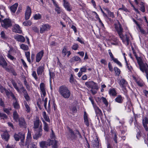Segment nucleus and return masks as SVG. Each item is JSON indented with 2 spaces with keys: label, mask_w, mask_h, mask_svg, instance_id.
<instances>
[{
  "label": "nucleus",
  "mask_w": 148,
  "mask_h": 148,
  "mask_svg": "<svg viewBox=\"0 0 148 148\" xmlns=\"http://www.w3.org/2000/svg\"><path fill=\"white\" fill-rule=\"evenodd\" d=\"M51 28V26L47 23H45L41 25L40 27V32L43 34L49 30Z\"/></svg>",
  "instance_id": "obj_6"
},
{
  "label": "nucleus",
  "mask_w": 148,
  "mask_h": 148,
  "mask_svg": "<svg viewBox=\"0 0 148 148\" xmlns=\"http://www.w3.org/2000/svg\"><path fill=\"white\" fill-rule=\"evenodd\" d=\"M127 104L126 105V107L129 109L130 110L132 109V106L131 102L130 100H129L127 102Z\"/></svg>",
  "instance_id": "obj_37"
},
{
  "label": "nucleus",
  "mask_w": 148,
  "mask_h": 148,
  "mask_svg": "<svg viewBox=\"0 0 148 148\" xmlns=\"http://www.w3.org/2000/svg\"><path fill=\"white\" fill-rule=\"evenodd\" d=\"M12 84L14 88L18 92H21L20 90H22L25 88L23 86V84H20V83H18L19 84V86L20 87V89L18 88L17 84L14 81H13L12 82Z\"/></svg>",
  "instance_id": "obj_15"
},
{
  "label": "nucleus",
  "mask_w": 148,
  "mask_h": 148,
  "mask_svg": "<svg viewBox=\"0 0 148 148\" xmlns=\"http://www.w3.org/2000/svg\"><path fill=\"white\" fill-rule=\"evenodd\" d=\"M42 130L41 125L38 129L34 130L35 134L33 137L34 139L37 140L40 137L42 134Z\"/></svg>",
  "instance_id": "obj_9"
},
{
  "label": "nucleus",
  "mask_w": 148,
  "mask_h": 148,
  "mask_svg": "<svg viewBox=\"0 0 148 148\" xmlns=\"http://www.w3.org/2000/svg\"><path fill=\"white\" fill-rule=\"evenodd\" d=\"M32 75L34 78L35 80H37L38 78L37 76V75L36 72L35 71H32Z\"/></svg>",
  "instance_id": "obj_55"
},
{
  "label": "nucleus",
  "mask_w": 148,
  "mask_h": 148,
  "mask_svg": "<svg viewBox=\"0 0 148 148\" xmlns=\"http://www.w3.org/2000/svg\"><path fill=\"white\" fill-rule=\"evenodd\" d=\"M100 100L102 101L106 107L108 106V102L105 98L102 97L100 98Z\"/></svg>",
  "instance_id": "obj_40"
},
{
  "label": "nucleus",
  "mask_w": 148,
  "mask_h": 148,
  "mask_svg": "<svg viewBox=\"0 0 148 148\" xmlns=\"http://www.w3.org/2000/svg\"><path fill=\"white\" fill-rule=\"evenodd\" d=\"M0 64L5 70L9 71V69L7 67V63L2 56L0 55Z\"/></svg>",
  "instance_id": "obj_13"
},
{
  "label": "nucleus",
  "mask_w": 148,
  "mask_h": 148,
  "mask_svg": "<svg viewBox=\"0 0 148 148\" xmlns=\"http://www.w3.org/2000/svg\"><path fill=\"white\" fill-rule=\"evenodd\" d=\"M3 139L6 141H8L9 138V135L7 132H5L1 135Z\"/></svg>",
  "instance_id": "obj_31"
},
{
  "label": "nucleus",
  "mask_w": 148,
  "mask_h": 148,
  "mask_svg": "<svg viewBox=\"0 0 148 148\" xmlns=\"http://www.w3.org/2000/svg\"><path fill=\"white\" fill-rule=\"evenodd\" d=\"M126 64L127 68L130 71H131L132 69V66L130 64H129L127 62L126 63Z\"/></svg>",
  "instance_id": "obj_59"
},
{
  "label": "nucleus",
  "mask_w": 148,
  "mask_h": 148,
  "mask_svg": "<svg viewBox=\"0 0 148 148\" xmlns=\"http://www.w3.org/2000/svg\"><path fill=\"white\" fill-rule=\"evenodd\" d=\"M44 66H40L36 69L37 73L38 75H41L44 71Z\"/></svg>",
  "instance_id": "obj_27"
},
{
  "label": "nucleus",
  "mask_w": 148,
  "mask_h": 148,
  "mask_svg": "<svg viewBox=\"0 0 148 148\" xmlns=\"http://www.w3.org/2000/svg\"><path fill=\"white\" fill-rule=\"evenodd\" d=\"M6 90V89L4 87L1 85H0V91L2 93H4Z\"/></svg>",
  "instance_id": "obj_52"
},
{
  "label": "nucleus",
  "mask_w": 148,
  "mask_h": 148,
  "mask_svg": "<svg viewBox=\"0 0 148 148\" xmlns=\"http://www.w3.org/2000/svg\"><path fill=\"white\" fill-rule=\"evenodd\" d=\"M10 50H9L8 52V53L7 54V57H8L12 61H14L16 60V58H14V57L12 56L10 53Z\"/></svg>",
  "instance_id": "obj_42"
},
{
  "label": "nucleus",
  "mask_w": 148,
  "mask_h": 148,
  "mask_svg": "<svg viewBox=\"0 0 148 148\" xmlns=\"http://www.w3.org/2000/svg\"><path fill=\"white\" fill-rule=\"evenodd\" d=\"M136 82L137 84L140 86H142L143 85V83L141 81H138L137 80H136Z\"/></svg>",
  "instance_id": "obj_56"
},
{
  "label": "nucleus",
  "mask_w": 148,
  "mask_h": 148,
  "mask_svg": "<svg viewBox=\"0 0 148 148\" xmlns=\"http://www.w3.org/2000/svg\"><path fill=\"white\" fill-rule=\"evenodd\" d=\"M14 137L15 140L16 141H18L20 138H21L20 144L21 145L24 146V140L25 137V134L23 133L20 132L18 134H15L14 135Z\"/></svg>",
  "instance_id": "obj_5"
},
{
  "label": "nucleus",
  "mask_w": 148,
  "mask_h": 148,
  "mask_svg": "<svg viewBox=\"0 0 148 148\" xmlns=\"http://www.w3.org/2000/svg\"><path fill=\"white\" fill-rule=\"evenodd\" d=\"M81 58L77 56L72 57L69 60V62L71 63L77 61L81 62Z\"/></svg>",
  "instance_id": "obj_25"
},
{
  "label": "nucleus",
  "mask_w": 148,
  "mask_h": 148,
  "mask_svg": "<svg viewBox=\"0 0 148 148\" xmlns=\"http://www.w3.org/2000/svg\"><path fill=\"white\" fill-rule=\"evenodd\" d=\"M85 85L89 88L97 90L99 89V87L97 84L93 81L87 82H85Z\"/></svg>",
  "instance_id": "obj_7"
},
{
  "label": "nucleus",
  "mask_w": 148,
  "mask_h": 148,
  "mask_svg": "<svg viewBox=\"0 0 148 148\" xmlns=\"http://www.w3.org/2000/svg\"><path fill=\"white\" fill-rule=\"evenodd\" d=\"M1 38L3 40H6L8 37L3 31H2L0 34Z\"/></svg>",
  "instance_id": "obj_34"
},
{
  "label": "nucleus",
  "mask_w": 148,
  "mask_h": 148,
  "mask_svg": "<svg viewBox=\"0 0 148 148\" xmlns=\"http://www.w3.org/2000/svg\"><path fill=\"white\" fill-rule=\"evenodd\" d=\"M123 97L120 95H118L115 99V101L119 103H121L123 101Z\"/></svg>",
  "instance_id": "obj_29"
},
{
  "label": "nucleus",
  "mask_w": 148,
  "mask_h": 148,
  "mask_svg": "<svg viewBox=\"0 0 148 148\" xmlns=\"http://www.w3.org/2000/svg\"><path fill=\"white\" fill-rule=\"evenodd\" d=\"M24 96L26 100L28 101L30 100L29 97L27 94V92H26L24 93Z\"/></svg>",
  "instance_id": "obj_54"
},
{
  "label": "nucleus",
  "mask_w": 148,
  "mask_h": 148,
  "mask_svg": "<svg viewBox=\"0 0 148 148\" xmlns=\"http://www.w3.org/2000/svg\"><path fill=\"white\" fill-rule=\"evenodd\" d=\"M143 126L146 131L148 130L147 125L148 124V118L145 117L143 119Z\"/></svg>",
  "instance_id": "obj_20"
},
{
  "label": "nucleus",
  "mask_w": 148,
  "mask_h": 148,
  "mask_svg": "<svg viewBox=\"0 0 148 148\" xmlns=\"http://www.w3.org/2000/svg\"><path fill=\"white\" fill-rule=\"evenodd\" d=\"M44 52L42 51L38 53L36 55V61L37 62H39L42 59L43 55Z\"/></svg>",
  "instance_id": "obj_21"
},
{
  "label": "nucleus",
  "mask_w": 148,
  "mask_h": 148,
  "mask_svg": "<svg viewBox=\"0 0 148 148\" xmlns=\"http://www.w3.org/2000/svg\"><path fill=\"white\" fill-rule=\"evenodd\" d=\"M13 105L14 107L16 109H19L20 106L19 103H18L17 100H14L13 102Z\"/></svg>",
  "instance_id": "obj_32"
},
{
  "label": "nucleus",
  "mask_w": 148,
  "mask_h": 148,
  "mask_svg": "<svg viewBox=\"0 0 148 148\" xmlns=\"http://www.w3.org/2000/svg\"><path fill=\"white\" fill-rule=\"evenodd\" d=\"M18 123L19 125L21 127L26 128L27 124L24 118L21 117L18 119Z\"/></svg>",
  "instance_id": "obj_16"
},
{
  "label": "nucleus",
  "mask_w": 148,
  "mask_h": 148,
  "mask_svg": "<svg viewBox=\"0 0 148 148\" xmlns=\"http://www.w3.org/2000/svg\"><path fill=\"white\" fill-rule=\"evenodd\" d=\"M1 23L2 26L5 29H7L12 25L11 20L9 18H5L1 21Z\"/></svg>",
  "instance_id": "obj_8"
},
{
  "label": "nucleus",
  "mask_w": 148,
  "mask_h": 148,
  "mask_svg": "<svg viewBox=\"0 0 148 148\" xmlns=\"http://www.w3.org/2000/svg\"><path fill=\"white\" fill-rule=\"evenodd\" d=\"M135 56L139 65L140 70L143 72H144V71L148 69V65L146 63H143V62L142 58H141L138 57L136 54H135Z\"/></svg>",
  "instance_id": "obj_4"
},
{
  "label": "nucleus",
  "mask_w": 148,
  "mask_h": 148,
  "mask_svg": "<svg viewBox=\"0 0 148 148\" xmlns=\"http://www.w3.org/2000/svg\"><path fill=\"white\" fill-rule=\"evenodd\" d=\"M84 123L87 126H89V119L88 118V114L86 112H84Z\"/></svg>",
  "instance_id": "obj_19"
},
{
  "label": "nucleus",
  "mask_w": 148,
  "mask_h": 148,
  "mask_svg": "<svg viewBox=\"0 0 148 148\" xmlns=\"http://www.w3.org/2000/svg\"><path fill=\"white\" fill-rule=\"evenodd\" d=\"M32 137L31 132L28 129V132L27 134V137L26 138V141L25 143H24V145L27 148H29V146L30 143H32Z\"/></svg>",
  "instance_id": "obj_11"
},
{
  "label": "nucleus",
  "mask_w": 148,
  "mask_h": 148,
  "mask_svg": "<svg viewBox=\"0 0 148 148\" xmlns=\"http://www.w3.org/2000/svg\"><path fill=\"white\" fill-rule=\"evenodd\" d=\"M63 1L64 7L67 10L69 11H70L71 10V8L70 4L65 0H63Z\"/></svg>",
  "instance_id": "obj_23"
},
{
  "label": "nucleus",
  "mask_w": 148,
  "mask_h": 148,
  "mask_svg": "<svg viewBox=\"0 0 148 148\" xmlns=\"http://www.w3.org/2000/svg\"><path fill=\"white\" fill-rule=\"evenodd\" d=\"M12 84L14 88L18 92H21L20 90H22L25 88L23 86V84H20V83H18L19 84V86L20 87V89L18 88L17 84L14 81H13L12 82Z\"/></svg>",
  "instance_id": "obj_14"
},
{
  "label": "nucleus",
  "mask_w": 148,
  "mask_h": 148,
  "mask_svg": "<svg viewBox=\"0 0 148 148\" xmlns=\"http://www.w3.org/2000/svg\"><path fill=\"white\" fill-rule=\"evenodd\" d=\"M13 118L15 121H17L18 119V115L16 111H14L13 113Z\"/></svg>",
  "instance_id": "obj_45"
},
{
  "label": "nucleus",
  "mask_w": 148,
  "mask_h": 148,
  "mask_svg": "<svg viewBox=\"0 0 148 148\" xmlns=\"http://www.w3.org/2000/svg\"><path fill=\"white\" fill-rule=\"evenodd\" d=\"M32 24V22L30 21H24L23 23V25L25 26H30Z\"/></svg>",
  "instance_id": "obj_48"
},
{
  "label": "nucleus",
  "mask_w": 148,
  "mask_h": 148,
  "mask_svg": "<svg viewBox=\"0 0 148 148\" xmlns=\"http://www.w3.org/2000/svg\"><path fill=\"white\" fill-rule=\"evenodd\" d=\"M108 52L111 58V59L112 60L114 58V56H113L112 53V52H111V50L110 49H109L108 50Z\"/></svg>",
  "instance_id": "obj_62"
},
{
  "label": "nucleus",
  "mask_w": 148,
  "mask_h": 148,
  "mask_svg": "<svg viewBox=\"0 0 148 148\" xmlns=\"http://www.w3.org/2000/svg\"><path fill=\"white\" fill-rule=\"evenodd\" d=\"M25 55L28 62L30 63L31 60L30 59V53L29 52H25Z\"/></svg>",
  "instance_id": "obj_44"
},
{
  "label": "nucleus",
  "mask_w": 148,
  "mask_h": 148,
  "mask_svg": "<svg viewBox=\"0 0 148 148\" xmlns=\"http://www.w3.org/2000/svg\"><path fill=\"white\" fill-rule=\"evenodd\" d=\"M34 18L35 20H38L41 18V16L40 14H35L34 16Z\"/></svg>",
  "instance_id": "obj_49"
},
{
  "label": "nucleus",
  "mask_w": 148,
  "mask_h": 148,
  "mask_svg": "<svg viewBox=\"0 0 148 148\" xmlns=\"http://www.w3.org/2000/svg\"><path fill=\"white\" fill-rule=\"evenodd\" d=\"M95 110L96 114H101L102 112L99 108L97 106L96 104L93 105V106Z\"/></svg>",
  "instance_id": "obj_30"
},
{
  "label": "nucleus",
  "mask_w": 148,
  "mask_h": 148,
  "mask_svg": "<svg viewBox=\"0 0 148 148\" xmlns=\"http://www.w3.org/2000/svg\"><path fill=\"white\" fill-rule=\"evenodd\" d=\"M114 71L116 75L117 76H119L121 72L120 70L117 67H115L114 68Z\"/></svg>",
  "instance_id": "obj_43"
},
{
  "label": "nucleus",
  "mask_w": 148,
  "mask_h": 148,
  "mask_svg": "<svg viewBox=\"0 0 148 148\" xmlns=\"http://www.w3.org/2000/svg\"><path fill=\"white\" fill-rule=\"evenodd\" d=\"M0 118L3 119H6L8 117L5 114L0 112Z\"/></svg>",
  "instance_id": "obj_50"
},
{
  "label": "nucleus",
  "mask_w": 148,
  "mask_h": 148,
  "mask_svg": "<svg viewBox=\"0 0 148 148\" xmlns=\"http://www.w3.org/2000/svg\"><path fill=\"white\" fill-rule=\"evenodd\" d=\"M40 124H41L40 121L38 119H36L34 122V130L38 128Z\"/></svg>",
  "instance_id": "obj_28"
},
{
  "label": "nucleus",
  "mask_w": 148,
  "mask_h": 148,
  "mask_svg": "<svg viewBox=\"0 0 148 148\" xmlns=\"http://www.w3.org/2000/svg\"><path fill=\"white\" fill-rule=\"evenodd\" d=\"M58 92L60 94L65 98H68L71 96V93L70 90L65 85L60 86L59 88Z\"/></svg>",
  "instance_id": "obj_2"
},
{
  "label": "nucleus",
  "mask_w": 148,
  "mask_h": 148,
  "mask_svg": "<svg viewBox=\"0 0 148 148\" xmlns=\"http://www.w3.org/2000/svg\"><path fill=\"white\" fill-rule=\"evenodd\" d=\"M119 84L123 91L125 92L126 91V87L128 86L127 82L126 80L123 78H122L120 80Z\"/></svg>",
  "instance_id": "obj_12"
},
{
  "label": "nucleus",
  "mask_w": 148,
  "mask_h": 148,
  "mask_svg": "<svg viewBox=\"0 0 148 148\" xmlns=\"http://www.w3.org/2000/svg\"><path fill=\"white\" fill-rule=\"evenodd\" d=\"M40 94L42 100H44V98L46 95V90L45 84L43 83H41L40 85Z\"/></svg>",
  "instance_id": "obj_10"
},
{
  "label": "nucleus",
  "mask_w": 148,
  "mask_h": 148,
  "mask_svg": "<svg viewBox=\"0 0 148 148\" xmlns=\"http://www.w3.org/2000/svg\"><path fill=\"white\" fill-rule=\"evenodd\" d=\"M3 110L7 114H10V111L12 110V108H3Z\"/></svg>",
  "instance_id": "obj_47"
},
{
  "label": "nucleus",
  "mask_w": 148,
  "mask_h": 148,
  "mask_svg": "<svg viewBox=\"0 0 148 148\" xmlns=\"http://www.w3.org/2000/svg\"><path fill=\"white\" fill-rule=\"evenodd\" d=\"M67 52H68L66 46H64L62 51V53L64 57L67 54Z\"/></svg>",
  "instance_id": "obj_41"
},
{
  "label": "nucleus",
  "mask_w": 148,
  "mask_h": 148,
  "mask_svg": "<svg viewBox=\"0 0 148 148\" xmlns=\"http://www.w3.org/2000/svg\"><path fill=\"white\" fill-rule=\"evenodd\" d=\"M87 69V68L86 66H82L80 69V71L82 73L83 72H86Z\"/></svg>",
  "instance_id": "obj_53"
},
{
  "label": "nucleus",
  "mask_w": 148,
  "mask_h": 148,
  "mask_svg": "<svg viewBox=\"0 0 148 148\" xmlns=\"http://www.w3.org/2000/svg\"><path fill=\"white\" fill-rule=\"evenodd\" d=\"M29 145H30V148H37L36 145L32 143V142L31 143H30Z\"/></svg>",
  "instance_id": "obj_64"
},
{
  "label": "nucleus",
  "mask_w": 148,
  "mask_h": 148,
  "mask_svg": "<svg viewBox=\"0 0 148 148\" xmlns=\"http://www.w3.org/2000/svg\"><path fill=\"white\" fill-rule=\"evenodd\" d=\"M139 29V30H140V32L143 34H145L146 33V32L145 31L144 29H142V28L140 27V25L138 27Z\"/></svg>",
  "instance_id": "obj_63"
},
{
  "label": "nucleus",
  "mask_w": 148,
  "mask_h": 148,
  "mask_svg": "<svg viewBox=\"0 0 148 148\" xmlns=\"http://www.w3.org/2000/svg\"><path fill=\"white\" fill-rule=\"evenodd\" d=\"M14 28L16 30V32L18 33H21V30L20 27L19 25L17 24H16L14 27Z\"/></svg>",
  "instance_id": "obj_36"
},
{
  "label": "nucleus",
  "mask_w": 148,
  "mask_h": 148,
  "mask_svg": "<svg viewBox=\"0 0 148 148\" xmlns=\"http://www.w3.org/2000/svg\"><path fill=\"white\" fill-rule=\"evenodd\" d=\"M52 146V148H58L57 142L55 139L49 140L47 141H42L40 143V146L42 148L47 147L48 146Z\"/></svg>",
  "instance_id": "obj_3"
},
{
  "label": "nucleus",
  "mask_w": 148,
  "mask_h": 148,
  "mask_svg": "<svg viewBox=\"0 0 148 148\" xmlns=\"http://www.w3.org/2000/svg\"><path fill=\"white\" fill-rule=\"evenodd\" d=\"M93 13H94L95 15V17L97 19V20H98L99 23L103 26H104V25L103 23H102L101 20L99 18L98 15L97 14V13L95 12H92Z\"/></svg>",
  "instance_id": "obj_35"
},
{
  "label": "nucleus",
  "mask_w": 148,
  "mask_h": 148,
  "mask_svg": "<svg viewBox=\"0 0 148 148\" xmlns=\"http://www.w3.org/2000/svg\"><path fill=\"white\" fill-rule=\"evenodd\" d=\"M44 106L45 109L46 110H47V98H46L44 100Z\"/></svg>",
  "instance_id": "obj_60"
},
{
  "label": "nucleus",
  "mask_w": 148,
  "mask_h": 148,
  "mask_svg": "<svg viewBox=\"0 0 148 148\" xmlns=\"http://www.w3.org/2000/svg\"><path fill=\"white\" fill-rule=\"evenodd\" d=\"M79 47V45L78 44L74 43L71 47L72 49L74 50H77Z\"/></svg>",
  "instance_id": "obj_51"
},
{
  "label": "nucleus",
  "mask_w": 148,
  "mask_h": 148,
  "mask_svg": "<svg viewBox=\"0 0 148 148\" xmlns=\"http://www.w3.org/2000/svg\"><path fill=\"white\" fill-rule=\"evenodd\" d=\"M20 48L23 50L25 51H27L29 49L27 45H25L23 44H21L20 45Z\"/></svg>",
  "instance_id": "obj_38"
},
{
  "label": "nucleus",
  "mask_w": 148,
  "mask_h": 148,
  "mask_svg": "<svg viewBox=\"0 0 148 148\" xmlns=\"http://www.w3.org/2000/svg\"><path fill=\"white\" fill-rule=\"evenodd\" d=\"M24 104L26 109V111L27 112H29L30 111V108L26 101L24 102Z\"/></svg>",
  "instance_id": "obj_46"
},
{
  "label": "nucleus",
  "mask_w": 148,
  "mask_h": 148,
  "mask_svg": "<svg viewBox=\"0 0 148 148\" xmlns=\"http://www.w3.org/2000/svg\"><path fill=\"white\" fill-rule=\"evenodd\" d=\"M43 122L44 124V126L43 127L44 130L45 131L47 132L49 131V128L48 126V124L44 121H43Z\"/></svg>",
  "instance_id": "obj_39"
},
{
  "label": "nucleus",
  "mask_w": 148,
  "mask_h": 148,
  "mask_svg": "<svg viewBox=\"0 0 148 148\" xmlns=\"http://www.w3.org/2000/svg\"><path fill=\"white\" fill-rule=\"evenodd\" d=\"M108 92L110 96L114 97L117 95L116 91L114 88L110 89Z\"/></svg>",
  "instance_id": "obj_26"
},
{
  "label": "nucleus",
  "mask_w": 148,
  "mask_h": 148,
  "mask_svg": "<svg viewBox=\"0 0 148 148\" xmlns=\"http://www.w3.org/2000/svg\"><path fill=\"white\" fill-rule=\"evenodd\" d=\"M18 6V4L17 3H15L13 5L10 7V9L11 12L13 13L15 12L17 7Z\"/></svg>",
  "instance_id": "obj_24"
},
{
  "label": "nucleus",
  "mask_w": 148,
  "mask_h": 148,
  "mask_svg": "<svg viewBox=\"0 0 148 148\" xmlns=\"http://www.w3.org/2000/svg\"><path fill=\"white\" fill-rule=\"evenodd\" d=\"M32 12L31 8L27 6V9L25 13V18L26 20L29 19L31 14Z\"/></svg>",
  "instance_id": "obj_17"
},
{
  "label": "nucleus",
  "mask_w": 148,
  "mask_h": 148,
  "mask_svg": "<svg viewBox=\"0 0 148 148\" xmlns=\"http://www.w3.org/2000/svg\"><path fill=\"white\" fill-rule=\"evenodd\" d=\"M106 10L107 11L108 13L109 14L110 16L113 18L114 17V15L113 13L112 12H110L109 10L107 9H106Z\"/></svg>",
  "instance_id": "obj_58"
},
{
  "label": "nucleus",
  "mask_w": 148,
  "mask_h": 148,
  "mask_svg": "<svg viewBox=\"0 0 148 148\" xmlns=\"http://www.w3.org/2000/svg\"><path fill=\"white\" fill-rule=\"evenodd\" d=\"M70 82L72 84L74 83V79L73 76L72 75H71L70 77Z\"/></svg>",
  "instance_id": "obj_61"
},
{
  "label": "nucleus",
  "mask_w": 148,
  "mask_h": 148,
  "mask_svg": "<svg viewBox=\"0 0 148 148\" xmlns=\"http://www.w3.org/2000/svg\"><path fill=\"white\" fill-rule=\"evenodd\" d=\"M115 29L118 34L120 38L123 43L128 45H129V39L128 36L127 34L124 36L123 34V29L121 27V26L120 24L116 25L115 26Z\"/></svg>",
  "instance_id": "obj_1"
},
{
  "label": "nucleus",
  "mask_w": 148,
  "mask_h": 148,
  "mask_svg": "<svg viewBox=\"0 0 148 148\" xmlns=\"http://www.w3.org/2000/svg\"><path fill=\"white\" fill-rule=\"evenodd\" d=\"M112 41L111 44L114 45H116L118 44L119 40L117 38L114 36L112 38Z\"/></svg>",
  "instance_id": "obj_33"
},
{
  "label": "nucleus",
  "mask_w": 148,
  "mask_h": 148,
  "mask_svg": "<svg viewBox=\"0 0 148 148\" xmlns=\"http://www.w3.org/2000/svg\"><path fill=\"white\" fill-rule=\"evenodd\" d=\"M56 8H55L56 11L57 12L58 14H60V13L61 11L60 7L58 5L55 6Z\"/></svg>",
  "instance_id": "obj_57"
},
{
  "label": "nucleus",
  "mask_w": 148,
  "mask_h": 148,
  "mask_svg": "<svg viewBox=\"0 0 148 148\" xmlns=\"http://www.w3.org/2000/svg\"><path fill=\"white\" fill-rule=\"evenodd\" d=\"M112 142L114 145H116L118 143V137L116 133L114 132L112 133Z\"/></svg>",
  "instance_id": "obj_18"
},
{
  "label": "nucleus",
  "mask_w": 148,
  "mask_h": 148,
  "mask_svg": "<svg viewBox=\"0 0 148 148\" xmlns=\"http://www.w3.org/2000/svg\"><path fill=\"white\" fill-rule=\"evenodd\" d=\"M14 38L18 41L22 42H24L25 40V38L23 36L18 34L14 36Z\"/></svg>",
  "instance_id": "obj_22"
}]
</instances>
